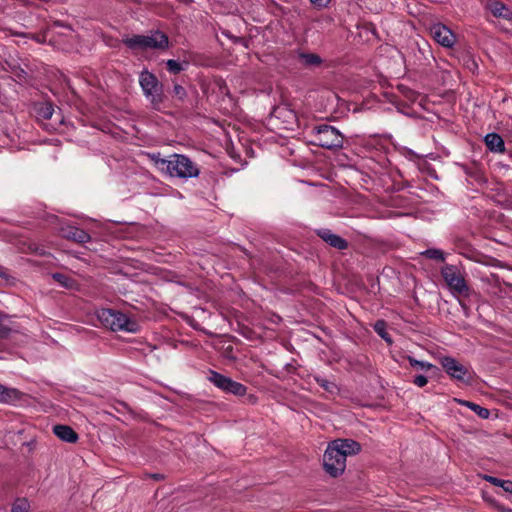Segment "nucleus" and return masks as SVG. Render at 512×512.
<instances>
[{
  "instance_id": "f257e3e1",
  "label": "nucleus",
  "mask_w": 512,
  "mask_h": 512,
  "mask_svg": "<svg viewBox=\"0 0 512 512\" xmlns=\"http://www.w3.org/2000/svg\"><path fill=\"white\" fill-rule=\"evenodd\" d=\"M361 445L352 439H336L330 442L323 455L325 471L332 477L341 475L346 468V458L356 455Z\"/></svg>"
},
{
  "instance_id": "f03ea898",
  "label": "nucleus",
  "mask_w": 512,
  "mask_h": 512,
  "mask_svg": "<svg viewBox=\"0 0 512 512\" xmlns=\"http://www.w3.org/2000/svg\"><path fill=\"white\" fill-rule=\"evenodd\" d=\"M151 160L160 172L170 177L189 179L196 178L200 174L198 165L183 154H172L167 158H161L159 153L152 154Z\"/></svg>"
},
{
  "instance_id": "7ed1b4c3",
  "label": "nucleus",
  "mask_w": 512,
  "mask_h": 512,
  "mask_svg": "<svg viewBox=\"0 0 512 512\" xmlns=\"http://www.w3.org/2000/svg\"><path fill=\"white\" fill-rule=\"evenodd\" d=\"M123 43L133 50H166L169 47V38L165 33L159 30H153L145 35L126 37L123 39Z\"/></svg>"
},
{
  "instance_id": "20e7f679",
  "label": "nucleus",
  "mask_w": 512,
  "mask_h": 512,
  "mask_svg": "<svg viewBox=\"0 0 512 512\" xmlns=\"http://www.w3.org/2000/svg\"><path fill=\"white\" fill-rule=\"evenodd\" d=\"M96 317L102 326L112 331L135 333L138 330V324L135 321L117 310L100 309L96 311Z\"/></svg>"
},
{
  "instance_id": "39448f33",
  "label": "nucleus",
  "mask_w": 512,
  "mask_h": 512,
  "mask_svg": "<svg viewBox=\"0 0 512 512\" xmlns=\"http://www.w3.org/2000/svg\"><path fill=\"white\" fill-rule=\"evenodd\" d=\"M139 84L153 109L160 110L165 100L163 84L148 70H143L139 74Z\"/></svg>"
},
{
  "instance_id": "423d86ee",
  "label": "nucleus",
  "mask_w": 512,
  "mask_h": 512,
  "mask_svg": "<svg viewBox=\"0 0 512 512\" xmlns=\"http://www.w3.org/2000/svg\"><path fill=\"white\" fill-rule=\"evenodd\" d=\"M441 275L453 295L465 297L470 295L471 290L467 285L464 275L457 266L445 264L441 268Z\"/></svg>"
},
{
  "instance_id": "0eeeda50",
  "label": "nucleus",
  "mask_w": 512,
  "mask_h": 512,
  "mask_svg": "<svg viewBox=\"0 0 512 512\" xmlns=\"http://www.w3.org/2000/svg\"><path fill=\"white\" fill-rule=\"evenodd\" d=\"M314 144L326 148L337 149L343 146V136L335 127L323 124L313 129Z\"/></svg>"
},
{
  "instance_id": "6e6552de",
  "label": "nucleus",
  "mask_w": 512,
  "mask_h": 512,
  "mask_svg": "<svg viewBox=\"0 0 512 512\" xmlns=\"http://www.w3.org/2000/svg\"><path fill=\"white\" fill-rule=\"evenodd\" d=\"M440 363L445 372L453 379L470 383L472 380V373L468 367L461 364L458 360L450 356L440 358Z\"/></svg>"
},
{
  "instance_id": "1a4fd4ad",
  "label": "nucleus",
  "mask_w": 512,
  "mask_h": 512,
  "mask_svg": "<svg viewBox=\"0 0 512 512\" xmlns=\"http://www.w3.org/2000/svg\"><path fill=\"white\" fill-rule=\"evenodd\" d=\"M208 380L213 383L217 388L223 390L226 393H231L236 396H243L246 394V387L229 377H226L216 371H210Z\"/></svg>"
},
{
  "instance_id": "9d476101",
  "label": "nucleus",
  "mask_w": 512,
  "mask_h": 512,
  "mask_svg": "<svg viewBox=\"0 0 512 512\" xmlns=\"http://www.w3.org/2000/svg\"><path fill=\"white\" fill-rule=\"evenodd\" d=\"M430 34L438 44L445 48H452L456 42L455 34L441 23L433 24L430 27Z\"/></svg>"
},
{
  "instance_id": "9b49d317",
  "label": "nucleus",
  "mask_w": 512,
  "mask_h": 512,
  "mask_svg": "<svg viewBox=\"0 0 512 512\" xmlns=\"http://www.w3.org/2000/svg\"><path fill=\"white\" fill-rule=\"evenodd\" d=\"M317 235L327 244L338 250H344L348 247V242L345 239L334 234L329 229H320L317 231Z\"/></svg>"
},
{
  "instance_id": "f8f14e48",
  "label": "nucleus",
  "mask_w": 512,
  "mask_h": 512,
  "mask_svg": "<svg viewBox=\"0 0 512 512\" xmlns=\"http://www.w3.org/2000/svg\"><path fill=\"white\" fill-rule=\"evenodd\" d=\"M486 7L497 18L512 19V10L499 0H489Z\"/></svg>"
},
{
  "instance_id": "ddd939ff",
  "label": "nucleus",
  "mask_w": 512,
  "mask_h": 512,
  "mask_svg": "<svg viewBox=\"0 0 512 512\" xmlns=\"http://www.w3.org/2000/svg\"><path fill=\"white\" fill-rule=\"evenodd\" d=\"M23 397V393L15 388L6 387L0 384V403L15 404Z\"/></svg>"
},
{
  "instance_id": "4468645a",
  "label": "nucleus",
  "mask_w": 512,
  "mask_h": 512,
  "mask_svg": "<svg viewBox=\"0 0 512 512\" xmlns=\"http://www.w3.org/2000/svg\"><path fill=\"white\" fill-rule=\"evenodd\" d=\"M62 235L63 237L78 243H86L91 239L90 235L86 231L72 226H68L67 228L63 229Z\"/></svg>"
},
{
  "instance_id": "2eb2a0df",
  "label": "nucleus",
  "mask_w": 512,
  "mask_h": 512,
  "mask_svg": "<svg viewBox=\"0 0 512 512\" xmlns=\"http://www.w3.org/2000/svg\"><path fill=\"white\" fill-rule=\"evenodd\" d=\"M53 432L59 439L68 443H75L78 440L77 433L67 425H55Z\"/></svg>"
},
{
  "instance_id": "dca6fc26",
  "label": "nucleus",
  "mask_w": 512,
  "mask_h": 512,
  "mask_svg": "<svg viewBox=\"0 0 512 512\" xmlns=\"http://www.w3.org/2000/svg\"><path fill=\"white\" fill-rule=\"evenodd\" d=\"M485 144L491 152L502 153L505 150V144L500 135L489 133L485 136Z\"/></svg>"
},
{
  "instance_id": "f3484780",
  "label": "nucleus",
  "mask_w": 512,
  "mask_h": 512,
  "mask_svg": "<svg viewBox=\"0 0 512 512\" xmlns=\"http://www.w3.org/2000/svg\"><path fill=\"white\" fill-rule=\"evenodd\" d=\"M298 60L303 66L308 68L319 67L323 62L318 54L302 51L298 52Z\"/></svg>"
},
{
  "instance_id": "a211bd4d",
  "label": "nucleus",
  "mask_w": 512,
  "mask_h": 512,
  "mask_svg": "<svg viewBox=\"0 0 512 512\" xmlns=\"http://www.w3.org/2000/svg\"><path fill=\"white\" fill-rule=\"evenodd\" d=\"M313 379L318 385H320L328 393L336 394L338 392V386L336 385V383L334 381L326 379V378L322 377L321 375H314Z\"/></svg>"
},
{
  "instance_id": "6ab92c4d",
  "label": "nucleus",
  "mask_w": 512,
  "mask_h": 512,
  "mask_svg": "<svg viewBox=\"0 0 512 512\" xmlns=\"http://www.w3.org/2000/svg\"><path fill=\"white\" fill-rule=\"evenodd\" d=\"M455 401H457L461 405L469 407L472 411H474L479 417H481L483 419H486L489 417V414H490L489 410L484 407H481L480 405H478L476 403L469 402L466 400H460V399H455Z\"/></svg>"
},
{
  "instance_id": "aec40b11",
  "label": "nucleus",
  "mask_w": 512,
  "mask_h": 512,
  "mask_svg": "<svg viewBox=\"0 0 512 512\" xmlns=\"http://www.w3.org/2000/svg\"><path fill=\"white\" fill-rule=\"evenodd\" d=\"M52 278L57 282L59 283L62 287L66 288V289H74L77 287V283L76 281L65 275V274H62V273H54L52 275Z\"/></svg>"
},
{
  "instance_id": "412c9836",
  "label": "nucleus",
  "mask_w": 512,
  "mask_h": 512,
  "mask_svg": "<svg viewBox=\"0 0 512 512\" xmlns=\"http://www.w3.org/2000/svg\"><path fill=\"white\" fill-rule=\"evenodd\" d=\"M374 331L383 339L385 340L388 344H391L392 343V339L390 337V335L387 333L386 329H387V325H386V322L384 320H378L375 322L374 326Z\"/></svg>"
},
{
  "instance_id": "4be33fe9",
  "label": "nucleus",
  "mask_w": 512,
  "mask_h": 512,
  "mask_svg": "<svg viewBox=\"0 0 512 512\" xmlns=\"http://www.w3.org/2000/svg\"><path fill=\"white\" fill-rule=\"evenodd\" d=\"M421 255H423L429 259L437 260L440 262L445 261V254L440 249L430 248V249H427V250L421 252Z\"/></svg>"
},
{
  "instance_id": "5701e85b",
  "label": "nucleus",
  "mask_w": 512,
  "mask_h": 512,
  "mask_svg": "<svg viewBox=\"0 0 512 512\" xmlns=\"http://www.w3.org/2000/svg\"><path fill=\"white\" fill-rule=\"evenodd\" d=\"M30 504L27 499L21 498L17 499L13 505L11 512H29Z\"/></svg>"
},
{
  "instance_id": "b1692460",
  "label": "nucleus",
  "mask_w": 512,
  "mask_h": 512,
  "mask_svg": "<svg viewBox=\"0 0 512 512\" xmlns=\"http://www.w3.org/2000/svg\"><path fill=\"white\" fill-rule=\"evenodd\" d=\"M407 359H408L410 365L413 366V367H418V368H420L422 370L436 369V367L433 364L429 363V362L419 361V360H417V359H415V358H413L411 356H408Z\"/></svg>"
},
{
  "instance_id": "393cba45",
  "label": "nucleus",
  "mask_w": 512,
  "mask_h": 512,
  "mask_svg": "<svg viewBox=\"0 0 512 512\" xmlns=\"http://www.w3.org/2000/svg\"><path fill=\"white\" fill-rule=\"evenodd\" d=\"M53 112H54V109H53L52 104H50V103H44L38 109L39 116L46 120H48L52 117Z\"/></svg>"
},
{
  "instance_id": "a878e982",
  "label": "nucleus",
  "mask_w": 512,
  "mask_h": 512,
  "mask_svg": "<svg viewBox=\"0 0 512 512\" xmlns=\"http://www.w3.org/2000/svg\"><path fill=\"white\" fill-rule=\"evenodd\" d=\"M166 67L167 70L172 74H178L182 70H184V67L176 60L169 59L166 61Z\"/></svg>"
},
{
  "instance_id": "bb28decb",
  "label": "nucleus",
  "mask_w": 512,
  "mask_h": 512,
  "mask_svg": "<svg viewBox=\"0 0 512 512\" xmlns=\"http://www.w3.org/2000/svg\"><path fill=\"white\" fill-rule=\"evenodd\" d=\"M173 95L179 99V100H183L187 93H186V90L183 86H181L180 84H174V87H173Z\"/></svg>"
},
{
  "instance_id": "cd10ccee",
  "label": "nucleus",
  "mask_w": 512,
  "mask_h": 512,
  "mask_svg": "<svg viewBox=\"0 0 512 512\" xmlns=\"http://www.w3.org/2000/svg\"><path fill=\"white\" fill-rule=\"evenodd\" d=\"M427 382L428 379L423 375H417L413 380V383L418 387H424L427 384Z\"/></svg>"
},
{
  "instance_id": "c85d7f7f",
  "label": "nucleus",
  "mask_w": 512,
  "mask_h": 512,
  "mask_svg": "<svg viewBox=\"0 0 512 512\" xmlns=\"http://www.w3.org/2000/svg\"><path fill=\"white\" fill-rule=\"evenodd\" d=\"M486 480L489 481L490 483H492L493 485L499 486L501 488H503V483L506 481V480L498 479V478L492 477V476H487Z\"/></svg>"
},
{
  "instance_id": "c756f323",
  "label": "nucleus",
  "mask_w": 512,
  "mask_h": 512,
  "mask_svg": "<svg viewBox=\"0 0 512 512\" xmlns=\"http://www.w3.org/2000/svg\"><path fill=\"white\" fill-rule=\"evenodd\" d=\"M310 1L314 6L319 7V8L326 7L328 5V3L330 2V0H310Z\"/></svg>"
},
{
  "instance_id": "7c9ffc66",
  "label": "nucleus",
  "mask_w": 512,
  "mask_h": 512,
  "mask_svg": "<svg viewBox=\"0 0 512 512\" xmlns=\"http://www.w3.org/2000/svg\"><path fill=\"white\" fill-rule=\"evenodd\" d=\"M503 490L512 494V481L506 480L503 483Z\"/></svg>"
},
{
  "instance_id": "2f4dec72",
  "label": "nucleus",
  "mask_w": 512,
  "mask_h": 512,
  "mask_svg": "<svg viewBox=\"0 0 512 512\" xmlns=\"http://www.w3.org/2000/svg\"><path fill=\"white\" fill-rule=\"evenodd\" d=\"M4 276L3 269L0 267V277Z\"/></svg>"
}]
</instances>
